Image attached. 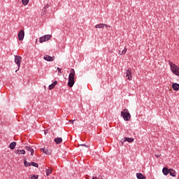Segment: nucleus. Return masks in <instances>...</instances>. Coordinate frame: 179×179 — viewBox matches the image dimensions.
<instances>
[{
	"label": "nucleus",
	"mask_w": 179,
	"mask_h": 179,
	"mask_svg": "<svg viewBox=\"0 0 179 179\" xmlns=\"http://www.w3.org/2000/svg\"><path fill=\"white\" fill-rule=\"evenodd\" d=\"M15 148H16V142H15V141L11 142L10 144V149L13 150V149H15Z\"/></svg>",
	"instance_id": "nucleus-21"
},
{
	"label": "nucleus",
	"mask_w": 179,
	"mask_h": 179,
	"mask_svg": "<svg viewBox=\"0 0 179 179\" xmlns=\"http://www.w3.org/2000/svg\"><path fill=\"white\" fill-rule=\"evenodd\" d=\"M49 7H50V4H47L46 6H45L43 10L45 11V13H47V9H48Z\"/></svg>",
	"instance_id": "nucleus-25"
},
{
	"label": "nucleus",
	"mask_w": 179,
	"mask_h": 179,
	"mask_svg": "<svg viewBox=\"0 0 179 179\" xmlns=\"http://www.w3.org/2000/svg\"><path fill=\"white\" fill-rule=\"evenodd\" d=\"M46 13L45 11L42 10L41 16H45Z\"/></svg>",
	"instance_id": "nucleus-28"
},
{
	"label": "nucleus",
	"mask_w": 179,
	"mask_h": 179,
	"mask_svg": "<svg viewBox=\"0 0 179 179\" xmlns=\"http://www.w3.org/2000/svg\"><path fill=\"white\" fill-rule=\"evenodd\" d=\"M127 51H128V49L124 48L122 52L121 50L119 51V55H125V54H127Z\"/></svg>",
	"instance_id": "nucleus-20"
},
{
	"label": "nucleus",
	"mask_w": 179,
	"mask_h": 179,
	"mask_svg": "<svg viewBox=\"0 0 179 179\" xmlns=\"http://www.w3.org/2000/svg\"><path fill=\"white\" fill-rule=\"evenodd\" d=\"M31 166H32L33 167L38 168V164L35 162H31Z\"/></svg>",
	"instance_id": "nucleus-26"
},
{
	"label": "nucleus",
	"mask_w": 179,
	"mask_h": 179,
	"mask_svg": "<svg viewBox=\"0 0 179 179\" xmlns=\"http://www.w3.org/2000/svg\"><path fill=\"white\" fill-rule=\"evenodd\" d=\"M136 177L138 179H146V177L141 173H136Z\"/></svg>",
	"instance_id": "nucleus-17"
},
{
	"label": "nucleus",
	"mask_w": 179,
	"mask_h": 179,
	"mask_svg": "<svg viewBox=\"0 0 179 179\" xmlns=\"http://www.w3.org/2000/svg\"><path fill=\"white\" fill-rule=\"evenodd\" d=\"M52 37V36L48 34V35H44L42 37L39 38V43H44L45 41H48Z\"/></svg>",
	"instance_id": "nucleus-5"
},
{
	"label": "nucleus",
	"mask_w": 179,
	"mask_h": 179,
	"mask_svg": "<svg viewBox=\"0 0 179 179\" xmlns=\"http://www.w3.org/2000/svg\"><path fill=\"white\" fill-rule=\"evenodd\" d=\"M15 155H26V151L24 150H15Z\"/></svg>",
	"instance_id": "nucleus-12"
},
{
	"label": "nucleus",
	"mask_w": 179,
	"mask_h": 179,
	"mask_svg": "<svg viewBox=\"0 0 179 179\" xmlns=\"http://www.w3.org/2000/svg\"><path fill=\"white\" fill-rule=\"evenodd\" d=\"M41 152H43V153H45V155H51L52 150L51 149H49L48 147L45 146L43 148H41Z\"/></svg>",
	"instance_id": "nucleus-7"
},
{
	"label": "nucleus",
	"mask_w": 179,
	"mask_h": 179,
	"mask_svg": "<svg viewBox=\"0 0 179 179\" xmlns=\"http://www.w3.org/2000/svg\"><path fill=\"white\" fill-rule=\"evenodd\" d=\"M24 166H25V167H30L31 164V162H27V161L24 160Z\"/></svg>",
	"instance_id": "nucleus-23"
},
{
	"label": "nucleus",
	"mask_w": 179,
	"mask_h": 179,
	"mask_svg": "<svg viewBox=\"0 0 179 179\" xmlns=\"http://www.w3.org/2000/svg\"><path fill=\"white\" fill-rule=\"evenodd\" d=\"M169 174L170 176H171V177H176V176L177 175V173H176V171L171 169H169Z\"/></svg>",
	"instance_id": "nucleus-19"
},
{
	"label": "nucleus",
	"mask_w": 179,
	"mask_h": 179,
	"mask_svg": "<svg viewBox=\"0 0 179 179\" xmlns=\"http://www.w3.org/2000/svg\"><path fill=\"white\" fill-rule=\"evenodd\" d=\"M104 27H106V29H110L111 27L106 24H98L95 25V29H104Z\"/></svg>",
	"instance_id": "nucleus-8"
},
{
	"label": "nucleus",
	"mask_w": 179,
	"mask_h": 179,
	"mask_svg": "<svg viewBox=\"0 0 179 179\" xmlns=\"http://www.w3.org/2000/svg\"><path fill=\"white\" fill-rule=\"evenodd\" d=\"M51 173H52V169H50V167L46 168V176H50Z\"/></svg>",
	"instance_id": "nucleus-22"
},
{
	"label": "nucleus",
	"mask_w": 179,
	"mask_h": 179,
	"mask_svg": "<svg viewBox=\"0 0 179 179\" xmlns=\"http://www.w3.org/2000/svg\"><path fill=\"white\" fill-rule=\"evenodd\" d=\"M26 150H27L28 152H31V156H33V155H34V150L33 148H31V147L30 146H26L25 147Z\"/></svg>",
	"instance_id": "nucleus-15"
},
{
	"label": "nucleus",
	"mask_w": 179,
	"mask_h": 179,
	"mask_svg": "<svg viewBox=\"0 0 179 179\" xmlns=\"http://www.w3.org/2000/svg\"><path fill=\"white\" fill-rule=\"evenodd\" d=\"M98 179H103V176H99L98 177Z\"/></svg>",
	"instance_id": "nucleus-31"
},
{
	"label": "nucleus",
	"mask_w": 179,
	"mask_h": 179,
	"mask_svg": "<svg viewBox=\"0 0 179 179\" xmlns=\"http://www.w3.org/2000/svg\"><path fill=\"white\" fill-rule=\"evenodd\" d=\"M169 65L171 66V71L176 75V76H179V67L176 64H173V62H170Z\"/></svg>",
	"instance_id": "nucleus-2"
},
{
	"label": "nucleus",
	"mask_w": 179,
	"mask_h": 179,
	"mask_svg": "<svg viewBox=\"0 0 179 179\" xmlns=\"http://www.w3.org/2000/svg\"><path fill=\"white\" fill-rule=\"evenodd\" d=\"M73 121H75V120H71V124L73 125Z\"/></svg>",
	"instance_id": "nucleus-33"
},
{
	"label": "nucleus",
	"mask_w": 179,
	"mask_h": 179,
	"mask_svg": "<svg viewBox=\"0 0 179 179\" xmlns=\"http://www.w3.org/2000/svg\"><path fill=\"white\" fill-rule=\"evenodd\" d=\"M172 89L175 90V92H178L179 90V84L178 83H173L172 85Z\"/></svg>",
	"instance_id": "nucleus-14"
},
{
	"label": "nucleus",
	"mask_w": 179,
	"mask_h": 179,
	"mask_svg": "<svg viewBox=\"0 0 179 179\" xmlns=\"http://www.w3.org/2000/svg\"><path fill=\"white\" fill-rule=\"evenodd\" d=\"M121 115L124 118V121H129L131 120V113L128 109L125 108L121 112Z\"/></svg>",
	"instance_id": "nucleus-3"
},
{
	"label": "nucleus",
	"mask_w": 179,
	"mask_h": 179,
	"mask_svg": "<svg viewBox=\"0 0 179 179\" xmlns=\"http://www.w3.org/2000/svg\"><path fill=\"white\" fill-rule=\"evenodd\" d=\"M73 85H75V69H71L69 75L68 85L69 87H73Z\"/></svg>",
	"instance_id": "nucleus-1"
},
{
	"label": "nucleus",
	"mask_w": 179,
	"mask_h": 179,
	"mask_svg": "<svg viewBox=\"0 0 179 179\" xmlns=\"http://www.w3.org/2000/svg\"><path fill=\"white\" fill-rule=\"evenodd\" d=\"M43 59H45V61H48L49 62H52V61H54V59H55V57H51L48 55H45L43 57Z\"/></svg>",
	"instance_id": "nucleus-9"
},
{
	"label": "nucleus",
	"mask_w": 179,
	"mask_h": 179,
	"mask_svg": "<svg viewBox=\"0 0 179 179\" xmlns=\"http://www.w3.org/2000/svg\"><path fill=\"white\" fill-rule=\"evenodd\" d=\"M162 173L164 176H168L170 173V169H167V167H164L162 169Z\"/></svg>",
	"instance_id": "nucleus-13"
},
{
	"label": "nucleus",
	"mask_w": 179,
	"mask_h": 179,
	"mask_svg": "<svg viewBox=\"0 0 179 179\" xmlns=\"http://www.w3.org/2000/svg\"><path fill=\"white\" fill-rule=\"evenodd\" d=\"M80 146H84L85 148H89V145L86 144H80Z\"/></svg>",
	"instance_id": "nucleus-29"
},
{
	"label": "nucleus",
	"mask_w": 179,
	"mask_h": 179,
	"mask_svg": "<svg viewBox=\"0 0 179 179\" xmlns=\"http://www.w3.org/2000/svg\"><path fill=\"white\" fill-rule=\"evenodd\" d=\"M92 179H98L97 177H92Z\"/></svg>",
	"instance_id": "nucleus-32"
},
{
	"label": "nucleus",
	"mask_w": 179,
	"mask_h": 179,
	"mask_svg": "<svg viewBox=\"0 0 179 179\" xmlns=\"http://www.w3.org/2000/svg\"><path fill=\"white\" fill-rule=\"evenodd\" d=\"M123 142H129V143H132L134 142V138L129 137H125L124 138Z\"/></svg>",
	"instance_id": "nucleus-16"
},
{
	"label": "nucleus",
	"mask_w": 179,
	"mask_h": 179,
	"mask_svg": "<svg viewBox=\"0 0 179 179\" xmlns=\"http://www.w3.org/2000/svg\"><path fill=\"white\" fill-rule=\"evenodd\" d=\"M57 71H58V73H61V68L57 67Z\"/></svg>",
	"instance_id": "nucleus-30"
},
{
	"label": "nucleus",
	"mask_w": 179,
	"mask_h": 179,
	"mask_svg": "<svg viewBox=\"0 0 179 179\" xmlns=\"http://www.w3.org/2000/svg\"><path fill=\"white\" fill-rule=\"evenodd\" d=\"M22 5H24V6L29 4V0H22Z\"/></svg>",
	"instance_id": "nucleus-24"
},
{
	"label": "nucleus",
	"mask_w": 179,
	"mask_h": 179,
	"mask_svg": "<svg viewBox=\"0 0 179 179\" xmlns=\"http://www.w3.org/2000/svg\"><path fill=\"white\" fill-rule=\"evenodd\" d=\"M126 78L128 80H132V70L131 69H128L126 71Z\"/></svg>",
	"instance_id": "nucleus-6"
},
{
	"label": "nucleus",
	"mask_w": 179,
	"mask_h": 179,
	"mask_svg": "<svg viewBox=\"0 0 179 179\" xmlns=\"http://www.w3.org/2000/svg\"><path fill=\"white\" fill-rule=\"evenodd\" d=\"M24 38V30H20L18 33V39L20 41H23Z\"/></svg>",
	"instance_id": "nucleus-10"
},
{
	"label": "nucleus",
	"mask_w": 179,
	"mask_h": 179,
	"mask_svg": "<svg viewBox=\"0 0 179 179\" xmlns=\"http://www.w3.org/2000/svg\"><path fill=\"white\" fill-rule=\"evenodd\" d=\"M15 62L18 66V69L15 71V72H17V71L20 69V63L22 62V57L15 55Z\"/></svg>",
	"instance_id": "nucleus-4"
},
{
	"label": "nucleus",
	"mask_w": 179,
	"mask_h": 179,
	"mask_svg": "<svg viewBox=\"0 0 179 179\" xmlns=\"http://www.w3.org/2000/svg\"><path fill=\"white\" fill-rule=\"evenodd\" d=\"M30 179H38V176L32 175Z\"/></svg>",
	"instance_id": "nucleus-27"
},
{
	"label": "nucleus",
	"mask_w": 179,
	"mask_h": 179,
	"mask_svg": "<svg viewBox=\"0 0 179 179\" xmlns=\"http://www.w3.org/2000/svg\"><path fill=\"white\" fill-rule=\"evenodd\" d=\"M55 143H57V145H59V143H62V138L61 137H57L56 138H55Z\"/></svg>",
	"instance_id": "nucleus-18"
},
{
	"label": "nucleus",
	"mask_w": 179,
	"mask_h": 179,
	"mask_svg": "<svg viewBox=\"0 0 179 179\" xmlns=\"http://www.w3.org/2000/svg\"><path fill=\"white\" fill-rule=\"evenodd\" d=\"M45 134H47V131H45Z\"/></svg>",
	"instance_id": "nucleus-34"
},
{
	"label": "nucleus",
	"mask_w": 179,
	"mask_h": 179,
	"mask_svg": "<svg viewBox=\"0 0 179 179\" xmlns=\"http://www.w3.org/2000/svg\"><path fill=\"white\" fill-rule=\"evenodd\" d=\"M57 85H58V81L55 80L54 81L52 84H50L49 85V90H52V89H54V87H55V86H57Z\"/></svg>",
	"instance_id": "nucleus-11"
}]
</instances>
